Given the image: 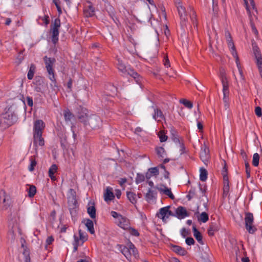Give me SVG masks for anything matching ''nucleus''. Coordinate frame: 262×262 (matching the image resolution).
Listing matches in <instances>:
<instances>
[{"instance_id": "f257e3e1", "label": "nucleus", "mask_w": 262, "mask_h": 262, "mask_svg": "<svg viewBox=\"0 0 262 262\" xmlns=\"http://www.w3.org/2000/svg\"><path fill=\"white\" fill-rule=\"evenodd\" d=\"M45 67L48 73V77L52 81L54 86L57 87V81L55 78V73L54 70V66L56 62L54 58L48 57L47 56H45L43 58Z\"/></svg>"}, {"instance_id": "f03ea898", "label": "nucleus", "mask_w": 262, "mask_h": 262, "mask_svg": "<svg viewBox=\"0 0 262 262\" xmlns=\"http://www.w3.org/2000/svg\"><path fill=\"white\" fill-rule=\"evenodd\" d=\"M118 69L122 73L123 76L130 75L135 79L137 83H139V75L136 72H135L134 70L130 68L127 69L121 61L118 60Z\"/></svg>"}, {"instance_id": "7ed1b4c3", "label": "nucleus", "mask_w": 262, "mask_h": 262, "mask_svg": "<svg viewBox=\"0 0 262 262\" xmlns=\"http://www.w3.org/2000/svg\"><path fill=\"white\" fill-rule=\"evenodd\" d=\"M2 125L4 127H8L14 124L17 120L16 115L11 112H7L3 114L1 117Z\"/></svg>"}, {"instance_id": "20e7f679", "label": "nucleus", "mask_w": 262, "mask_h": 262, "mask_svg": "<svg viewBox=\"0 0 262 262\" xmlns=\"http://www.w3.org/2000/svg\"><path fill=\"white\" fill-rule=\"evenodd\" d=\"M60 27V20L55 18L51 26V32L52 33V41L56 44L58 40L59 29Z\"/></svg>"}, {"instance_id": "39448f33", "label": "nucleus", "mask_w": 262, "mask_h": 262, "mask_svg": "<svg viewBox=\"0 0 262 262\" xmlns=\"http://www.w3.org/2000/svg\"><path fill=\"white\" fill-rule=\"evenodd\" d=\"M253 214L250 212L246 213L245 217V228L250 234H253L257 230L256 228L253 225Z\"/></svg>"}, {"instance_id": "423d86ee", "label": "nucleus", "mask_w": 262, "mask_h": 262, "mask_svg": "<svg viewBox=\"0 0 262 262\" xmlns=\"http://www.w3.org/2000/svg\"><path fill=\"white\" fill-rule=\"evenodd\" d=\"M127 246V247L123 246L121 249L122 253L128 259L132 255L137 258L138 256V253L135 246L132 243H128Z\"/></svg>"}, {"instance_id": "0eeeda50", "label": "nucleus", "mask_w": 262, "mask_h": 262, "mask_svg": "<svg viewBox=\"0 0 262 262\" xmlns=\"http://www.w3.org/2000/svg\"><path fill=\"white\" fill-rule=\"evenodd\" d=\"M170 206H166L160 209L156 215L162 220L164 222H166L167 220L170 216H174L173 213L169 210Z\"/></svg>"}, {"instance_id": "6e6552de", "label": "nucleus", "mask_w": 262, "mask_h": 262, "mask_svg": "<svg viewBox=\"0 0 262 262\" xmlns=\"http://www.w3.org/2000/svg\"><path fill=\"white\" fill-rule=\"evenodd\" d=\"M177 9L180 18L181 27L184 29L186 27L188 20L186 9L183 5L179 6Z\"/></svg>"}, {"instance_id": "1a4fd4ad", "label": "nucleus", "mask_w": 262, "mask_h": 262, "mask_svg": "<svg viewBox=\"0 0 262 262\" xmlns=\"http://www.w3.org/2000/svg\"><path fill=\"white\" fill-rule=\"evenodd\" d=\"M101 122V120L99 117L95 115H91L88 118L87 125H89L93 129H95L99 127Z\"/></svg>"}, {"instance_id": "9d476101", "label": "nucleus", "mask_w": 262, "mask_h": 262, "mask_svg": "<svg viewBox=\"0 0 262 262\" xmlns=\"http://www.w3.org/2000/svg\"><path fill=\"white\" fill-rule=\"evenodd\" d=\"M220 78L223 85V93L229 94V83L225 72L223 69L220 70Z\"/></svg>"}, {"instance_id": "9b49d317", "label": "nucleus", "mask_w": 262, "mask_h": 262, "mask_svg": "<svg viewBox=\"0 0 262 262\" xmlns=\"http://www.w3.org/2000/svg\"><path fill=\"white\" fill-rule=\"evenodd\" d=\"M33 83L35 85V90L37 92H42L45 88L44 78L41 76H36Z\"/></svg>"}, {"instance_id": "f8f14e48", "label": "nucleus", "mask_w": 262, "mask_h": 262, "mask_svg": "<svg viewBox=\"0 0 262 262\" xmlns=\"http://www.w3.org/2000/svg\"><path fill=\"white\" fill-rule=\"evenodd\" d=\"M45 124L42 120H37L34 123L33 134L42 135L43 130L45 128Z\"/></svg>"}, {"instance_id": "ddd939ff", "label": "nucleus", "mask_w": 262, "mask_h": 262, "mask_svg": "<svg viewBox=\"0 0 262 262\" xmlns=\"http://www.w3.org/2000/svg\"><path fill=\"white\" fill-rule=\"evenodd\" d=\"M84 14L87 17H92L95 15V8L90 2H88L84 6Z\"/></svg>"}, {"instance_id": "4468645a", "label": "nucleus", "mask_w": 262, "mask_h": 262, "mask_svg": "<svg viewBox=\"0 0 262 262\" xmlns=\"http://www.w3.org/2000/svg\"><path fill=\"white\" fill-rule=\"evenodd\" d=\"M117 225L121 228L126 230L130 226L129 220L125 217L120 216L117 221Z\"/></svg>"}, {"instance_id": "2eb2a0df", "label": "nucleus", "mask_w": 262, "mask_h": 262, "mask_svg": "<svg viewBox=\"0 0 262 262\" xmlns=\"http://www.w3.org/2000/svg\"><path fill=\"white\" fill-rule=\"evenodd\" d=\"M189 215V214L184 207L179 206L176 209V215L174 216H176L179 219H184Z\"/></svg>"}, {"instance_id": "dca6fc26", "label": "nucleus", "mask_w": 262, "mask_h": 262, "mask_svg": "<svg viewBox=\"0 0 262 262\" xmlns=\"http://www.w3.org/2000/svg\"><path fill=\"white\" fill-rule=\"evenodd\" d=\"M0 203L4 204L5 209H7L10 204L9 197L6 195L5 191L3 190L0 191Z\"/></svg>"}, {"instance_id": "f3484780", "label": "nucleus", "mask_w": 262, "mask_h": 262, "mask_svg": "<svg viewBox=\"0 0 262 262\" xmlns=\"http://www.w3.org/2000/svg\"><path fill=\"white\" fill-rule=\"evenodd\" d=\"M33 144L35 146V150H37V146H43L45 144V141L41 134H33Z\"/></svg>"}, {"instance_id": "a211bd4d", "label": "nucleus", "mask_w": 262, "mask_h": 262, "mask_svg": "<svg viewBox=\"0 0 262 262\" xmlns=\"http://www.w3.org/2000/svg\"><path fill=\"white\" fill-rule=\"evenodd\" d=\"M154 114H153V118L158 122H161L162 120H165V118L162 111L157 107H154Z\"/></svg>"}, {"instance_id": "6ab92c4d", "label": "nucleus", "mask_w": 262, "mask_h": 262, "mask_svg": "<svg viewBox=\"0 0 262 262\" xmlns=\"http://www.w3.org/2000/svg\"><path fill=\"white\" fill-rule=\"evenodd\" d=\"M209 148L206 145H204L203 147H202L200 156V158L204 162H205L206 161H207L209 157Z\"/></svg>"}, {"instance_id": "aec40b11", "label": "nucleus", "mask_w": 262, "mask_h": 262, "mask_svg": "<svg viewBox=\"0 0 262 262\" xmlns=\"http://www.w3.org/2000/svg\"><path fill=\"white\" fill-rule=\"evenodd\" d=\"M86 110H81V112H79L78 115V119L82 122L84 125H87V121L90 116L88 115L86 112Z\"/></svg>"}, {"instance_id": "412c9836", "label": "nucleus", "mask_w": 262, "mask_h": 262, "mask_svg": "<svg viewBox=\"0 0 262 262\" xmlns=\"http://www.w3.org/2000/svg\"><path fill=\"white\" fill-rule=\"evenodd\" d=\"M115 198L114 194L112 191V188L107 187L104 193V199L106 202L113 200Z\"/></svg>"}, {"instance_id": "4be33fe9", "label": "nucleus", "mask_w": 262, "mask_h": 262, "mask_svg": "<svg viewBox=\"0 0 262 262\" xmlns=\"http://www.w3.org/2000/svg\"><path fill=\"white\" fill-rule=\"evenodd\" d=\"M228 47L230 49L231 52L233 55V56L235 58L236 63H237V61L239 60V58L237 56V52L235 50V47L234 45V42L233 40H231V41H227Z\"/></svg>"}, {"instance_id": "5701e85b", "label": "nucleus", "mask_w": 262, "mask_h": 262, "mask_svg": "<svg viewBox=\"0 0 262 262\" xmlns=\"http://www.w3.org/2000/svg\"><path fill=\"white\" fill-rule=\"evenodd\" d=\"M156 188L161 193H163L168 196L172 200L174 199V196L171 192L170 188H168L166 186H164V188L162 187H156Z\"/></svg>"}, {"instance_id": "b1692460", "label": "nucleus", "mask_w": 262, "mask_h": 262, "mask_svg": "<svg viewBox=\"0 0 262 262\" xmlns=\"http://www.w3.org/2000/svg\"><path fill=\"white\" fill-rule=\"evenodd\" d=\"M106 11L108 12L110 17L113 19L114 22L117 24V21H118L115 17V10L114 8L110 4H107L105 7Z\"/></svg>"}, {"instance_id": "393cba45", "label": "nucleus", "mask_w": 262, "mask_h": 262, "mask_svg": "<svg viewBox=\"0 0 262 262\" xmlns=\"http://www.w3.org/2000/svg\"><path fill=\"white\" fill-rule=\"evenodd\" d=\"M26 191L28 192V196L33 198L36 193V188L34 185L28 184L26 185Z\"/></svg>"}, {"instance_id": "a878e982", "label": "nucleus", "mask_w": 262, "mask_h": 262, "mask_svg": "<svg viewBox=\"0 0 262 262\" xmlns=\"http://www.w3.org/2000/svg\"><path fill=\"white\" fill-rule=\"evenodd\" d=\"M192 230L193 232V235L195 239L201 245H204V242L202 239V235L200 232L196 228L195 226H193Z\"/></svg>"}, {"instance_id": "bb28decb", "label": "nucleus", "mask_w": 262, "mask_h": 262, "mask_svg": "<svg viewBox=\"0 0 262 262\" xmlns=\"http://www.w3.org/2000/svg\"><path fill=\"white\" fill-rule=\"evenodd\" d=\"M57 166L56 164H53L50 167L49 170V177L51 178V179L52 181H56V178L55 176H54V174L57 172Z\"/></svg>"}, {"instance_id": "cd10ccee", "label": "nucleus", "mask_w": 262, "mask_h": 262, "mask_svg": "<svg viewBox=\"0 0 262 262\" xmlns=\"http://www.w3.org/2000/svg\"><path fill=\"white\" fill-rule=\"evenodd\" d=\"M172 250L173 252L182 256L186 255L187 253V251L184 248H182L179 246H173L172 247Z\"/></svg>"}, {"instance_id": "c85d7f7f", "label": "nucleus", "mask_w": 262, "mask_h": 262, "mask_svg": "<svg viewBox=\"0 0 262 262\" xmlns=\"http://www.w3.org/2000/svg\"><path fill=\"white\" fill-rule=\"evenodd\" d=\"M156 195L157 192L155 190L149 189L145 195V199L147 202H149L156 198Z\"/></svg>"}, {"instance_id": "c756f323", "label": "nucleus", "mask_w": 262, "mask_h": 262, "mask_svg": "<svg viewBox=\"0 0 262 262\" xmlns=\"http://www.w3.org/2000/svg\"><path fill=\"white\" fill-rule=\"evenodd\" d=\"M219 230V226L214 223H212L210 225L209 228L208 230V233L210 236H213L214 232L217 231Z\"/></svg>"}, {"instance_id": "7c9ffc66", "label": "nucleus", "mask_w": 262, "mask_h": 262, "mask_svg": "<svg viewBox=\"0 0 262 262\" xmlns=\"http://www.w3.org/2000/svg\"><path fill=\"white\" fill-rule=\"evenodd\" d=\"M85 225L86 227H87L88 230L90 231V232L91 234L94 233L95 230L94 229V224H93V222L92 220H91L90 219H87L85 221Z\"/></svg>"}, {"instance_id": "2f4dec72", "label": "nucleus", "mask_w": 262, "mask_h": 262, "mask_svg": "<svg viewBox=\"0 0 262 262\" xmlns=\"http://www.w3.org/2000/svg\"><path fill=\"white\" fill-rule=\"evenodd\" d=\"M128 199L132 204H135L137 202L136 195L135 193L130 191L126 192Z\"/></svg>"}, {"instance_id": "473e14b6", "label": "nucleus", "mask_w": 262, "mask_h": 262, "mask_svg": "<svg viewBox=\"0 0 262 262\" xmlns=\"http://www.w3.org/2000/svg\"><path fill=\"white\" fill-rule=\"evenodd\" d=\"M87 211L92 219L96 217V208L94 205L89 206L87 209Z\"/></svg>"}, {"instance_id": "72a5a7b5", "label": "nucleus", "mask_w": 262, "mask_h": 262, "mask_svg": "<svg viewBox=\"0 0 262 262\" xmlns=\"http://www.w3.org/2000/svg\"><path fill=\"white\" fill-rule=\"evenodd\" d=\"M200 179L201 181L204 182L207 180V171L204 168H200Z\"/></svg>"}, {"instance_id": "f704fd0d", "label": "nucleus", "mask_w": 262, "mask_h": 262, "mask_svg": "<svg viewBox=\"0 0 262 262\" xmlns=\"http://www.w3.org/2000/svg\"><path fill=\"white\" fill-rule=\"evenodd\" d=\"M35 69H36V67H35V65L33 64H31L30 67V69H29V70L28 74H27L28 78L29 80L32 79L34 74V73H35Z\"/></svg>"}, {"instance_id": "c9c22d12", "label": "nucleus", "mask_w": 262, "mask_h": 262, "mask_svg": "<svg viewBox=\"0 0 262 262\" xmlns=\"http://www.w3.org/2000/svg\"><path fill=\"white\" fill-rule=\"evenodd\" d=\"M208 215L205 212L201 213L200 216L198 217V221L202 222L203 223L207 222L208 221Z\"/></svg>"}, {"instance_id": "e433bc0d", "label": "nucleus", "mask_w": 262, "mask_h": 262, "mask_svg": "<svg viewBox=\"0 0 262 262\" xmlns=\"http://www.w3.org/2000/svg\"><path fill=\"white\" fill-rule=\"evenodd\" d=\"M180 103L183 104L185 107L191 109L193 107L192 103L185 99H181L179 101Z\"/></svg>"}, {"instance_id": "4c0bfd02", "label": "nucleus", "mask_w": 262, "mask_h": 262, "mask_svg": "<svg viewBox=\"0 0 262 262\" xmlns=\"http://www.w3.org/2000/svg\"><path fill=\"white\" fill-rule=\"evenodd\" d=\"M190 19L192 22V23L194 24V25H195L196 26V13L194 11V10H193V8H190Z\"/></svg>"}, {"instance_id": "58836bf2", "label": "nucleus", "mask_w": 262, "mask_h": 262, "mask_svg": "<svg viewBox=\"0 0 262 262\" xmlns=\"http://www.w3.org/2000/svg\"><path fill=\"white\" fill-rule=\"evenodd\" d=\"M156 150L158 156L161 158H164L166 155L165 149L162 147L156 148Z\"/></svg>"}, {"instance_id": "ea45409f", "label": "nucleus", "mask_w": 262, "mask_h": 262, "mask_svg": "<svg viewBox=\"0 0 262 262\" xmlns=\"http://www.w3.org/2000/svg\"><path fill=\"white\" fill-rule=\"evenodd\" d=\"M63 114L66 121H71V119L73 117V115L68 109L64 111Z\"/></svg>"}, {"instance_id": "a19ab883", "label": "nucleus", "mask_w": 262, "mask_h": 262, "mask_svg": "<svg viewBox=\"0 0 262 262\" xmlns=\"http://www.w3.org/2000/svg\"><path fill=\"white\" fill-rule=\"evenodd\" d=\"M223 101L224 103L225 107L226 109H227L229 107V94L228 93H223Z\"/></svg>"}, {"instance_id": "79ce46f5", "label": "nucleus", "mask_w": 262, "mask_h": 262, "mask_svg": "<svg viewBox=\"0 0 262 262\" xmlns=\"http://www.w3.org/2000/svg\"><path fill=\"white\" fill-rule=\"evenodd\" d=\"M259 156L257 153H255L253 156L252 164L254 166H257L259 164Z\"/></svg>"}, {"instance_id": "37998d69", "label": "nucleus", "mask_w": 262, "mask_h": 262, "mask_svg": "<svg viewBox=\"0 0 262 262\" xmlns=\"http://www.w3.org/2000/svg\"><path fill=\"white\" fill-rule=\"evenodd\" d=\"M79 242L81 241V245H82V244L87 240V237L84 233H83L81 230H79Z\"/></svg>"}, {"instance_id": "c03bdc74", "label": "nucleus", "mask_w": 262, "mask_h": 262, "mask_svg": "<svg viewBox=\"0 0 262 262\" xmlns=\"http://www.w3.org/2000/svg\"><path fill=\"white\" fill-rule=\"evenodd\" d=\"M126 230H127L128 232L133 236H139L140 235L139 233L136 229L130 227V226Z\"/></svg>"}, {"instance_id": "a18cd8bd", "label": "nucleus", "mask_w": 262, "mask_h": 262, "mask_svg": "<svg viewBox=\"0 0 262 262\" xmlns=\"http://www.w3.org/2000/svg\"><path fill=\"white\" fill-rule=\"evenodd\" d=\"M159 137L160 138V141L161 142H165L167 139V136H166L163 130H161L159 132L158 134Z\"/></svg>"}, {"instance_id": "49530a36", "label": "nucleus", "mask_w": 262, "mask_h": 262, "mask_svg": "<svg viewBox=\"0 0 262 262\" xmlns=\"http://www.w3.org/2000/svg\"><path fill=\"white\" fill-rule=\"evenodd\" d=\"M145 180V176L143 174L138 173L136 178V182L137 184L141 183Z\"/></svg>"}, {"instance_id": "de8ad7c7", "label": "nucleus", "mask_w": 262, "mask_h": 262, "mask_svg": "<svg viewBox=\"0 0 262 262\" xmlns=\"http://www.w3.org/2000/svg\"><path fill=\"white\" fill-rule=\"evenodd\" d=\"M23 254L25 257V261L31 262L29 251L26 248L24 249Z\"/></svg>"}, {"instance_id": "09e8293b", "label": "nucleus", "mask_w": 262, "mask_h": 262, "mask_svg": "<svg viewBox=\"0 0 262 262\" xmlns=\"http://www.w3.org/2000/svg\"><path fill=\"white\" fill-rule=\"evenodd\" d=\"M148 171L149 172L152 176H156L159 174V169L157 167L150 168L148 169Z\"/></svg>"}, {"instance_id": "8fccbe9b", "label": "nucleus", "mask_w": 262, "mask_h": 262, "mask_svg": "<svg viewBox=\"0 0 262 262\" xmlns=\"http://www.w3.org/2000/svg\"><path fill=\"white\" fill-rule=\"evenodd\" d=\"M253 50L255 58L261 57V55L257 47L253 46Z\"/></svg>"}, {"instance_id": "3c124183", "label": "nucleus", "mask_w": 262, "mask_h": 262, "mask_svg": "<svg viewBox=\"0 0 262 262\" xmlns=\"http://www.w3.org/2000/svg\"><path fill=\"white\" fill-rule=\"evenodd\" d=\"M74 237L75 241V243L74 244V251L75 252L77 250L78 246L81 245L79 243V239L76 235H74Z\"/></svg>"}, {"instance_id": "603ef678", "label": "nucleus", "mask_w": 262, "mask_h": 262, "mask_svg": "<svg viewBox=\"0 0 262 262\" xmlns=\"http://www.w3.org/2000/svg\"><path fill=\"white\" fill-rule=\"evenodd\" d=\"M36 165V162L35 159H31V164L29 167V170L30 171H32L34 169V166Z\"/></svg>"}, {"instance_id": "864d4df0", "label": "nucleus", "mask_w": 262, "mask_h": 262, "mask_svg": "<svg viewBox=\"0 0 262 262\" xmlns=\"http://www.w3.org/2000/svg\"><path fill=\"white\" fill-rule=\"evenodd\" d=\"M24 59V56H23V51H21L19 53V54L16 58V62L18 63V64H19L20 63V62L22 61V60H23Z\"/></svg>"}, {"instance_id": "5fc2aeb1", "label": "nucleus", "mask_w": 262, "mask_h": 262, "mask_svg": "<svg viewBox=\"0 0 262 262\" xmlns=\"http://www.w3.org/2000/svg\"><path fill=\"white\" fill-rule=\"evenodd\" d=\"M256 60L257 66L260 71L262 70V57L255 58Z\"/></svg>"}, {"instance_id": "6e6d98bb", "label": "nucleus", "mask_w": 262, "mask_h": 262, "mask_svg": "<svg viewBox=\"0 0 262 262\" xmlns=\"http://www.w3.org/2000/svg\"><path fill=\"white\" fill-rule=\"evenodd\" d=\"M230 189V186H224L223 187V195L224 197H225L227 196V195L229 193Z\"/></svg>"}, {"instance_id": "4d7b16f0", "label": "nucleus", "mask_w": 262, "mask_h": 262, "mask_svg": "<svg viewBox=\"0 0 262 262\" xmlns=\"http://www.w3.org/2000/svg\"><path fill=\"white\" fill-rule=\"evenodd\" d=\"M72 84L73 80L71 78H70L67 84V86L68 89V91L69 92L72 91Z\"/></svg>"}, {"instance_id": "13d9d810", "label": "nucleus", "mask_w": 262, "mask_h": 262, "mask_svg": "<svg viewBox=\"0 0 262 262\" xmlns=\"http://www.w3.org/2000/svg\"><path fill=\"white\" fill-rule=\"evenodd\" d=\"M185 242H186V244H187L189 246L194 245V243H195L194 240L193 239V238L192 237H187L186 239Z\"/></svg>"}, {"instance_id": "bf43d9fd", "label": "nucleus", "mask_w": 262, "mask_h": 262, "mask_svg": "<svg viewBox=\"0 0 262 262\" xmlns=\"http://www.w3.org/2000/svg\"><path fill=\"white\" fill-rule=\"evenodd\" d=\"M53 2L56 6L57 11L59 12V13L61 14L62 13V10H61L60 6L59 5V0H53Z\"/></svg>"}, {"instance_id": "052dcab7", "label": "nucleus", "mask_w": 262, "mask_h": 262, "mask_svg": "<svg viewBox=\"0 0 262 262\" xmlns=\"http://www.w3.org/2000/svg\"><path fill=\"white\" fill-rule=\"evenodd\" d=\"M255 113L258 117L262 116V110L260 107L256 106L255 109Z\"/></svg>"}, {"instance_id": "680f3d73", "label": "nucleus", "mask_w": 262, "mask_h": 262, "mask_svg": "<svg viewBox=\"0 0 262 262\" xmlns=\"http://www.w3.org/2000/svg\"><path fill=\"white\" fill-rule=\"evenodd\" d=\"M238 61H239V60L237 61V63H236L237 67L238 69L241 79L242 80L244 81L245 80L244 76L242 70L241 69V67H239V63Z\"/></svg>"}, {"instance_id": "e2e57ef3", "label": "nucleus", "mask_w": 262, "mask_h": 262, "mask_svg": "<svg viewBox=\"0 0 262 262\" xmlns=\"http://www.w3.org/2000/svg\"><path fill=\"white\" fill-rule=\"evenodd\" d=\"M225 36L226 41H231V40H232L231 34L228 30H225Z\"/></svg>"}, {"instance_id": "0e129e2a", "label": "nucleus", "mask_w": 262, "mask_h": 262, "mask_svg": "<svg viewBox=\"0 0 262 262\" xmlns=\"http://www.w3.org/2000/svg\"><path fill=\"white\" fill-rule=\"evenodd\" d=\"M190 233L189 231L187 230L185 228H183L181 230V235L183 237H186Z\"/></svg>"}, {"instance_id": "69168bd1", "label": "nucleus", "mask_w": 262, "mask_h": 262, "mask_svg": "<svg viewBox=\"0 0 262 262\" xmlns=\"http://www.w3.org/2000/svg\"><path fill=\"white\" fill-rule=\"evenodd\" d=\"M164 66L166 67L167 68L170 67V62L168 59V56H165L164 57Z\"/></svg>"}, {"instance_id": "338daca9", "label": "nucleus", "mask_w": 262, "mask_h": 262, "mask_svg": "<svg viewBox=\"0 0 262 262\" xmlns=\"http://www.w3.org/2000/svg\"><path fill=\"white\" fill-rule=\"evenodd\" d=\"M111 215L113 217L117 219V220H118V219H119V217L120 216H122L121 214H120L118 213L117 212L114 211H112L111 212Z\"/></svg>"}, {"instance_id": "774afa93", "label": "nucleus", "mask_w": 262, "mask_h": 262, "mask_svg": "<svg viewBox=\"0 0 262 262\" xmlns=\"http://www.w3.org/2000/svg\"><path fill=\"white\" fill-rule=\"evenodd\" d=\"M26 99H27V104L29 106H32L33 105V101L32 98L30 97H27Z\"/></svg>"}]
</instances>
